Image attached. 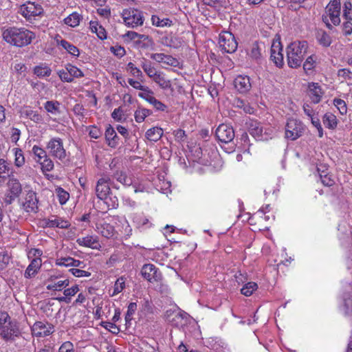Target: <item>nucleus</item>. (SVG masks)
<instances>
[{
    "label": "nucleus",
    "instance_id": "obj_1",
    "mask_svg": "<svg viewBox=\"0 0 352 352\" xmlns=\"http://www.w3.org/2000/svg\"><path fill=\"white\" fill-rule=\"evenodd\" d=\"M3 40L15 47H23L30 45L35 38V33L25 28L9 27L3 31Z\"/></svg>",
    "mask_w": 352,
    "mask_h": 352
},
{
    "label": "nucleus",
    "instance_id": "obj_2",
    "mask_svg": "<svg viewBox=\"0 0 352 352\" xmlns=\"http://www.w3.org/2000/svg\"><path fill=\"white\" fill-rule=\"evenodd\" d=\"M21 335L18 322L12 320L6 311L0 312V337L6 342H12Z\"/></svg>",
    "mask_w": 352,
    "mask_h": 352
},
{
    "label": "nucleus",
    "instance_id": "obj_3",
    "mask_svg": "<svg viewBox=\"0 0 352 352\" xmlns=\"http://www.w3.org/2000/svg\"><path fill=\"white\" fill-rule=\"evenodd\" d=\"M307 50L306 41H294L287 47V58L289 67L296 68L300 67Z\"/></svg>",
    "mask_w": 352,
    "mask_h": 352
},
{
    "label": "nucleus",
    "instance_id": "obj_4",
    "mask_svg": "<svg viewBox=\"0 0 352 352\" xmlns=\"http://www.w3.org/2000/svg\"><path fill=\"white\" fill-rule=\"evenodd\" d=\"M327 14L322 16V21L329 28H331L329 21L334 25H338L340 23V0H332L326 8Z\"/></svg>",
    "mask_w": 352,
    "mask_h": 352
},
{
    "label": "nucleus",
    "instance_id": "obj_5",
    "mask_svg": "<svg viewBox=\"0 0 352 352\" xmlns=\"http://www.w3.org/2000/svg\"><path fill=\"white\" fill-rule=\"evenodd\" d=\"M305 130L303 123L295 118H289L285 126V138L294 141L300 138Z\"/></svg>",
    "mask_w": 352,
    "mask_h": 352
},
{
    "label": "nucleus",
    "instance_id": "obj_6",
    "mask_svg": "<svg viewBox=\"0 0 352 352\" xmlns=\"http://www.w3.org/2000/svg\"><path fill=\"white\" fill-rule=\"evenodd\" d=\"M19 12L27 21L32 22L36 20V16L43 15L44 11L40 4L28 1L21 6Z\"/></svg>",
    "mask_w": 352,
    "mask_h": 352
},
{
    "label": "nucleus",
    "instance_id": "obj_7",
    "mask_svg": "<svg viewBox=\"0 0 352 352\" xmlns=\"http://www.w3.org/2000/svg\"><path fill=\"white\" fill-rule=\"evenodd\" d=\"M122 16L126 25L131 28H136L142 25L144 18L141 11L134 8L124 9Z\"/></svg>",
    "mask_w": 352,
    "mask_h": 352
},
{
    "label": "nucleus",
    "instance_id": "obj_8",
    "mask_svg": "<svg viewBox=\"0 0 352 352\" xmlns=\"http://www.w3.org/2000/svg\"><path fill=\"white\" fill-rule=\"evenodd\" d=\"M46 147L52 157L60 161H63L66 158V150L64 148L63 140L60 138H51Z\"/></svg>",
    "mask_w": 352,
    "mask_h": 352
},
{
    "label": "nucleus",
    "instance_id": "obj_9",
    "mask_svg": "<svg viewBox=\"0 0 352 352\" xmlns=\"http://www.w3.org/2000/svg\"><path fill=\"white\" fill-rule=\"evenodd\" d=\"M219 43L222 50L230 54L234 52L238 46L234 35L228 31H223L219 34Z\"/></svg>",
    "mask_w": 352,
    "mask_h": 352
},
{
    "label": "nucleus",
    "instance_id": "obj_10",
    "mask_svg": "<svg viewBox=\"0 0 352 352\" xmlns=\"http://www.w3.org/2000/svg\"><path fill=\"white\" fill-rule=\"evenodd\" d=\"M234 131L232 126L221 124L215 131V136L217 139L223 143H229L232 142L234 138Z\"/></svg>",
    "mask_w": 352,
    "mask_h": 352
},
{
    "label": "nucleus",
    "instance_id": "obj_11",
    "mask_svg": "<svg viewBox=\"0 0 352 352\" xmlns=\"http://www.w3.org/2000/svg\"><path fill=\"white\" fill-rule=\"evenodd\" d=\"M38 199L36 193L34 191L30 190L27 192L25 201H21L22 208L28 213H36L38 210Z\"/></svg>",
    "mask_w": 352,
    "mask_h": 352
},
{
    "label": "nucleus",
    "instance_id": "obj_12",
    "mask_svg": "<svg viewBox=\"0 0 352 352\" xmlns=\"http://www.w3.org/2000/svg\"><path fill=\"white\" fill-rule=\"evenodd\" d=\"M142 276L148 281L153 283L162 279V274L153 264H144L141 269Z\"/></svg>",
    "mask_w": 352,
    "mask_h": 352
},
{
    "label": "nucleus",
    "instance_id": "obj_13",
    "mask_svg": "<svg viewBox=\"0 0 352 352\" xmlns=\"http://www.w3.org/2000/svg\"><path fill=\"white\" fill-rule=\"evenodd\" d=\"M32 333L36 337H45L54 331V327L50 323L42 321L36 322L31 327Z\"/></svg>",
    "mask_w": 352,
    "mask_h": 352
},
{
    "label": "nucleus",
    "instance_id": "obj_14",
    "mask_svg": "<svg viewBox=\"0 0 352 352\" xmlns=\"http://www.w3.org/2000/svg\"><path fill=\"white\" fill-rule=\"evenodd\" d=\"M154 92L150 89L146 93H139L138 96L151 104L156 110L164 111L166 106L156 99L154 96Z\"/></svg>",
    "mask_w": 352,
    "mask_h": 352
},
{
    "label": "nucleus",
    "instance_id": "obj_15",
    "mask_svg": "<svg viewBox=\"0 0 352 352\" xmlns=\"http://www.w3.org/2000/svg\"><path fill=\"white\" fill-rule=\"evenodd\" d=\"M109 179L106 178H100L96 186V194L98 199L104 200L107 198L110 192V187L109 185Z\"/></svg>",
    "mask_w": 352,
    "mask_h": 352
},
{
    "label": "nucleus",
    "instance_id": "obj_16",
    "mask_svg": "<svg viewBox=\"0 0 352 352\" xmlns=\"http://www.w3.org/2000/svg\"><path fill=\"white\" fill-rule=\"evenodd\" d=\"M151 58L157 63H163L172 67H177L179 61L177 58L163 53H155L151 55Z\"/></svg>",
    "mask_w": 352,
    "mask_h": 352
},
{
    "label": "nucleus",
    "instance_id": "obj_17",
    "mask_svg": "<svg viewBox=\"0 0 352 352\" xmlns=\"http://www.w3.org/2000/svg\"><path fill=\"white\" fill-rule=\"evenodd\" d=\"M41 265L42 261L40 258H33L25 271L24 277L25 278L34 277L38 272Z\"/></svg>",
    "mask_w": 352,
    "mask_h": 352
},
{
    "label": "nucleus",
    "instance_id": "obj_18",
    "mask_svg": "<svg viewBox=\"0 0 352 352\" xmlns=\"http://www.w3.org/2000/svg\"><path fill=\"white\" fill-rule=\"evenodd\" d=\"M235 88L240 93H246L251 88L250 78L247 76H238L234 81Z\"/></svg>",
    "mask_w": 352,
    "mask_h": 352
},
{
    "label": "nucleus",
    "instance_id": "obj_19",
    "mask_svg": "<svg viewBox=\"0 0 352 352\" xmlns=\"http://www.w3.org/2000/svg\"><path fill=\"white\" fill-rule=\"evenodd\" d=\"M280 45V43H274L271 47V59L278 67H282L283 65V55L281 53L282 48Z\"/></svg>",
    "mask_w": 352,
    "mask_h": 352
},
{
    "label": "nucleus",
    "instance_id": "obj_20",
    "mask_svg": "<svg viewBox=\"0 0 352 352\" xmlns=\"http://www.w3.org/2000/svg\"><path fill=\"white\" fill-rule=\"evenodd\" d=\"M45 222L46 226L49 228H68L70 226L68 221L56 216L45 219Z\"/></svg>",
    "mask_w": 352,
    "mask_h": 352
},
{
    "label": "nucleus",
    "instance_id": "obj_21",
    "mask_svg": "<svg viewBox=\"0 0 352 352\" xmlns=\"http://www.w3.org/2000/svg\"><path fill=\"white\" fill-rule=\"evenodd\" d=\"M309 97L311 101L317 104L318 103L322 96V91L318 83L312 82L309 85Z\"/></svg>",
    "mask_w": 352,
    "mask_h": 352
},
{
    "label": "nucleus",
    "instance_id": "obj_22",
    "mask_svg": "<svg viewBox=\"0 0 352 352\" xmlns=\"http://www.w3.org/2000/svg\"><path fill=\"white\" fill-rule=\"evenodd\" d=\"M105 138L111 147H116L118 144V137L114 129L109 125L105 131Z\"/></svg>",
    "mask_w": 352,
    "mask_h": 352
},
{
    "label": "nucleus",
    "instance_id": "obj_23",
    "mask_svg": "<svg viewBox=\"0 0 352 352\" xmlns=\"http://www.w3.org/2000/svg\"><path fill=\"white\" fill-rule=\"evenodd\" d=\"M98 232L104 237L110 239L115 235V229L109 223H102L97 226Z\"/></svg>",
    "mask_w": 352,
    "mask_h": 352
},
{
    "label": "nucleus",
    "instance_id": "obj_24",
    "mask_svg": "<svg viewBox=\"0 0 352 352\" xmlns=\"http://www.w3.org/2000/svg\"><path fill=\"white\" fill-rule=\"evenodd\" d=\"M263 129L259 122L253 121L250 124L249 133L256 140H263Z\"/></svg>",
    "mask_w": 352,
    "mask_h": 352
},
{
    "label": "nucleus",
    "instance_id": "obj_25",
    "mask_svg": "<svg viewBox=\"0 0 352 352\" xmlns=\"http://www.w3.org/2000/svg\"><path fill=\"white\" fill-rule=\"evenodd\" d=\"M8 191L15 197H19L22 192V186L18 179L15 178H10L8 182Z\"/></svg>",
    "mask_w": 352,
    "mask_h": 352
},
{
    "label": "nucleus",
    "instance_id": "obj_26",
    "mask_svg": "<svg viewBox=\"0 0 352 352\" xmlns=\"http://www.w3.org/2000/svg\"><path fill=\"white\" fill-rule=\"evenodd\" d=\"M163 135V130L157 126L152 127L146 132V138L153 142L158 141Z\"/></svg>",
    "mask_w": 352,
    "mask_h": 352
},
{
    "label": "nucleus",
    "instance_id": "obj_27",
    "mask_svg": "<svg viewBox=\"0 0 352 352\" xmlns=\"http://www.w3.org/2000/svg\"><path fill=\"white\" fill-rule=\"evenodd\" d=\"M76 242L80 246L87 247L92 249L97 248V246L98 245V241L91 236L78 238L76 240Z\"/></svg>",
    "mask_w": 352,
    "mask_h": 352
},
{
    "label": "nucleus",
    "instance_id": "obj_28",
    "mask_svg": "<svg viewBox=\"0 0 352 352\" xmlns=\"http://www.w3.org/2000/svg\"><path fill=\"white\" fill-rule=\"evenodd\" d=\"M21 116L30 119L32 121L36 123H40L42 122V116L38 114L36 111L32 110L30 108H25L21 111Z\"/></svg>",
    "mask_w": 352,
    "mask_h": 352
},
{
    "label": "nucleus",
    "instance_id": "obj_29",
    "mask_svg": "<svg viewBox=\"0 0 352 352\" xmlns=\"http://www.w3.org/2000/svg\"><path fill=\"white\" fill-rule=\"evenodd\" d=\"M82 16L81 14L77 12H74L64 19V22L66 25L72 28H75L80 24V22L82 21Z\"/></svg>",
    "mask_w": 352,
    "mask_h": 352
},
{
    "label": "nucleus",
    "instance_id": "obj_30",
    "mask_svg": "<svg viewBox=\"0 0 352 352\" xmlns=\"http://www.w3.org/2000/svg\"><path fill=\"white\" fill-rule=\"evenodd\" d=\"M90 30L92 32L96 33L100 39L104 40L107 38L105 29L102 25H99L97 21H91L90 22Z\"/></svg>",
    "mask_w": 352,
    "mask_h": 352
},
{
    "label": "nucleus",
    "instance_id": "obj_31",
    "mask_svg": "<svg viewBox=\"0 0 352 352\" xmlns=\"http://www.w3.org/2000/svg\"><path fill=\"white\" fill-rule=\"evenodd\" d=\"M152 80L157 83L162 89H168L171 88V82L166 80L161 72H158Z\"/></svg>",
    "mask_w": 352,
    "mask_h": 352
},
{
    "label": "nucleus",
    "instance_id": "obj_32",
    "mask_svg": "<svg viewBox=\"0 0 352 352\" xmlns=\"http://www.w3.org/2000/svg\"><path fill=\"white\" fill-rule=\"evenodd\" d=\"M60 103L57 100H48L44 104L46 111L52 115H57L60 113Z\"/></svg>",
    "mask_w": 352,
    "mask_h": 352
},
{
    "label": "nucleus",
    "instance_id": "obj_33",
    "mask_svg": "<svg viewBox=\"0 0 352 352\" xmlns=\"http://www.w3.org/2000/svg\"><path fill=\"white\" fill-rule=\"evenodd\" d=\"M58 43L71 55L74 56H79L80 52L78 48L66 40L62 39L60 41H58Z\"/></svg>",
    "mask_w": 352,
    "mask_h": 352
},
{
    "label": "nucleus",
    "instance_id": "obj_34",
    "mask_svg": "<svg viewBox=\"0 0 352 352\" xmlns=\"http://www.w3.org/2000/svg\"><path fill=\"white\" fill-rule=\"evenodd\" d=\"M324 125L329 129H333L337 126V118L333 113L327 112L322 118Z\"/></svg>",
    "mask_w": 352,
    "mask_h": 352
},
{
    "label": "nucleus",
    "instance_id": "obj_35",
    "mask_svg": "<svg viewBox=\"0 0 352 352\" xmlns=\"http://www.w3.org/2000/svg\"><path fill=\"white\" fill-rule=\"evenodd\" d=\"M51 73L52 69L46 65L42 64L34 68V74L39 78L50 76Z\"/></svg>",
    "mask_w": 352,
    "mask_h": 352
},
{
    "label": "nucleus",
    "instance_id": "obj_36",
    "mask_svg": "<svg viewBox=\"0 0 352 352\" xmlns=\"http://www.w3.org/2000/svg\"><path fill=\"white\" fill-rule=\"evenodd\" d=\"M151 22L153 25L157 27L164 28V27H170L173 25V22L168 18H164L161 19L157 15H153L151 16Z\"/></svg>",
    "mask_w": 352,
    "mask_h": 352
},
{
    "label": "nucleus",
    "instance_id": "obj_37",
    "mask_svg": "<svg viewBox=\"0 0 352 352\" xmlns=\"http://www.w3.org/2000/svg\"><path fill=\"white\" fill-rule=\"evenodd\" d=\"M78 291H79L78 286L77 285H74L72 287L64 290V295L65 296L58 297V298H57V300L59 302H65L66 303H68V302H69V298H67V297L74 296Z\"/></svg>",
    "mask_w": 352,
    "mask_h": 352
},
{
    "label": "nucleus",
    "instance_id": "obj_38",
    "mask_svg": "<svg viewBox=\"0 0 352 352\" xmlns=\"http://www.w3.org/2000/svg\"><path fill=\"white\" fill-rule=\"evenodd\" d=\"M113 177L119 182L122 184L124 186H131L132 184V179L131 177H129L126 176V175L121 171L118 170L116 171Z\"/></svg>",
    "mask_w": 352,
    "mask_h": 352
},
{
    "label": "nucleus",
    "instance_id": "obj_39",
    "mask_svg": "<svg viewBox=\"0 0 352 352\" xmlns=\"http://www.w3.org/2000/svg\"><path fill=\"white\" fill-rule=\"evenodd\" d=\"M69 284V281L68 279H65L63 280H58L56 283H50L47 285V289L53 290V291H61L63 288L66 287Z\"/></svg>",
    "mask_w": 352,
    "mask_h": 352
},
{
    "label": "nucleus",
    "instance_id": "obj_40",
    "mask_svg": "<svg viewBox=\"0 0 352 352\" xmlns=\"http://www.w3.org/2000/svg\"><path fill=\"white\" fill-rule=\"evenodd\" d=\"M137 309V304L135 302H131L127 308V311L125 314V322L126 327L131 325V321L133 319V316Z\"/></svg>",
    "mask_w": 352,
    "mask_h": 352
},
{
    "label": "nucleus",
    "instance_id": "obj_41",
    "mask_svg": "<svg viewBox=\"0 0 352 352\" xmlns=\"http://www.w3.org/2000/svg\"><path fill=\"white\" fill-rule=\"evenodd\" d=\"M258 288V285L254 282H249L246 283L241 289V292L245 296H251Z\"/></svg>",
    "mask_w": 352,
    "mask_h": 352
},
{
    "label": "nucleus",
    "instance_id": "obj_42",
    "mask_svg": "<svg viewBox=\"0 0 352 352\" xmlns=\"http://www.w3.org/2000/svg\"><path fill=\"white\" fill-rule=\"evenodd\" d=\"M55 192L58 198L60 204H65L69 198V194L61 187H57Z\"/></svg>",
    "mask_w": 352,
    "mask_h": 352
},
{
    "label": "nucleus",
    "instance_id": "obj_43",
    "mask_svg": "<svg viewBox=\"0 0 352 352\" xmlns=\"http://www.w3.org/2000/svg\"><path fill=\"white\" fill-rule=\"evenodd\" d=\"M317 39L319 43L324 47H329L331 43V36L324 32H318L317 34Z\"/></svg>",
    "mask_w": 352,
    "mask_h": 352
},
{
    "label": "nucleus",
    "instance_id": "obj_44",
    "mask_svg": "<svg viewBox=\"0 0 352 352\" xmlns=\"http://www.w3.org/2000/svg\"><path fill=\"white\" fill-rule=\"evenodd\" d=\"M10 170V167L9 164L4 159H0V177L1 178H6L9 177V173Z\"/></svg>",
    "mask_w": 352,
    "mask_h": 352
},
{
    "label": "nucleus",
    "instance_id": "obj_45",
    "mask_svg": "<svg viewBox=\"0 0 352 352\" xmlns=\"http://www.w3.org/2000/svg\"><path fill=\"white\" fill-rule=\"evenodd\" d=\"M65 69L69 72L71 78L73 79L74 78H81L84 76L83 72L80 69L71 64L67 65Z\"/></svg>",
    "mask_w": 352,
    "mask_h": 352
},
{
    "label": "nucleus",
    "instance_id": "obj_46",
    "mask_svg": "<svg viewBox=\"0 0 352 352\" xmlns=\"http://www.w3.org/2000/svg\"><path fill=\"white\" fill-rule=\"evenodd\" d=\"M125 280L124 276H121L117 279L113 287L112 296H115L120 293L125 287Z\"/></svg>",
    "mask_w": 352,
    "mask_h": 352
},
{
    "label": "nucleus",
    "instance_id": "obj_47",
    "mask_svg": "<svg viewBox=\"0 0 352 352\" xmlns=\"http://www.w3.org/2000/svg\"><path fill=\"white\" fill-rule=\"evenodd\" d=\"M11 259V256L6 251H2L0 252V271L5 270Z\"/></svg>",
    "mask_w": 352,
    "mask_h": 352
},
{
    "label": "nucleus",
    "instance_id": "obj_48",
    "mask_svg": "<svg viewBox=\"0 0 352 352\" xmlns=\"http://www.w3.org/2000/svg\"><path fill=\"white\" fill-rule=\"evenodd\" d=\"M39 163L41 165V170L43 173L52 170L54 166L53 161L48 156L46 159H43Z\"/></svg>",
    "mask_w": 352,
    "mask_h": 352
},
{
    "label": "nucleus",
    "instance_id": "obj_49",
    "mask_svg": "<svg viewBox=\"0 0 352 352\" xmlns=\"http://www.w3.org/2000/svg\"><path fill=\"white\" fill-rule=\"evenodd\" d=\"M14 155V164L17 167L22 166L25 163V157L23 156V153L21 149L15 148Z\"/></svg>",
    "mask_w": 352,
    "mask_h": 352
},
{
    "label": "nucleus",
    "instance_id": "obj_50",
    "mask_svg": "<svg viewBox=\"0 0 352 352\" xmlns=\"http://www.w3.org/2000/svg\"><path fill=\"white\" fill-rule=\"evenodd\" d=\"M142 67L143 70L144 71V72L151 79L159 72L151 64H148L146 63H143L142 64Z\"/></svg>",
    "mask_w": 352,
    "mask_h": 352
},
{
    "label": "nucleus",
    "instance_id": "obj_51",
    "mask_svg": "<svg viewBox=\"0 0 352 352\" xmlns=\"http://www.w3.org/2000/svg\"><path fill=\"white\" fill-rule=\"evenodd\" d=\"M248 54L252 58L256 60H258L261 58V50L257 43H254L252 45L250 52H249Z\"/></svg>",
    "mask_w": 352,
    "mask_h": 352
},
{
    "label": "nucleus",
    "instance_id": "obj_52",
    "mask_svg": "<svg viewBox=\"0 0 352 352\" xmlns=\"http://www.w3.org/2000/svg\"><path fill=\"white\" fill-rule=\"evenodd\" d=\"M236 106L249 114H252L254 112V109L249 103L242 100H237Z\"/></svg>",
    "mask_w": 352,
    "mask_h": 352
},
{
    "label": "nucleus",
    "instance_id": "obj_53",
    "mask_svg": "<svg viewBox=\"0 0 352 352\" xmlns=\"http://www.w3.org/2000/svg\"><path fill=\"white\" fill-rule=\"evenodd\" d=\"M32 152L35 156L38 157V162L42 161L43 159H46L47 157L46 151L43 148L36 145L33 146Z\"/></svg>",
    "mask_w": 352,
    "mask_h": 352
},
{
    "label": "nucleus",
    "instance_id": "obj_54",
    "mask_svg": "<svg viewBox=\"0 0 352 352\" xmlns=\"http://www.w3.org/2000/svg\"><path fill=\"white\" fill-rule=\"evenodd\" d=\"M333 104L342 115L346 113L347 107L346 102L340 98H335L333 100Z\"/></svg>",
    "mask_w": 352,
    "mask_h": 352
},
{
    "label": "nucleus",
    "instance_id": "obj_55",
    "mask_svg": "<svg viewBox=\"0 0 352 352\" xmlns=\"http://www.w3.org/2000/svg\"><path fill=\"white\" fill-rule=\"evenodd\" d=\"M128 82L134 89L142 91L141 93H146L150 89L148 87L142 85L140 82L132 78L128 79Z\"/></svg>",
    "mask_w": 352,
    "mask_h": 352
},
{
    "label": "nucleus",
    "instance_id": "obj_56",
    "mask_svg": "<svg viewBox=\"0 0 352 352\" xmlns=\"http://www.w3.org/2000/svg\"><path fill=\"white\" fill-rule=\"evenodd\" d=\"M127 68L130 71L131 74L134 77H136L138 78H142V76H143L142 72H141V70L139 68L135 67V65L133 63H131V62L127 64Z\"/></svg>",
    "mask_w": 352,
    "mask_h": 352
},
{
    "label": "nucleus",
    "instance_id": "obj_57",
    "mask_svg": "<svg viewBox=\"0 0 352 352\" xmlns=\"http://www.w3.org/2000/svg\"><path fill=\"white\" fill-rule=\"evenodd\" d=\"M342 309L345 315L351 317L352 320V299L344 300Z\"/></svg>",
    "mask_w": 352,
    "mask_h": 352
},
{
    "label": "nucleus",
    "instance_id": "obj_58",
    "mask_svg": "<svg viewBox=\"0 0 352 352\" xmlns=\"http://www.w3.org/2000/svg\"><path fill=\"white\" fill-rule=\"evenodd\" d=\"M73 258L70 256L60 257L56 258V265L58 266L70 267L72 265V261Z\"/></svg>",
    "mask_w": 352,
    "mask_h": 352
},
{
    "label": "nucleus",
    "instance_id": "obj_59",
    "mask_svg": "<svg viewBox=\"0 0 352 352\" xmlns=\"http://www.w3.org/2000/svg\"><path fill=\"white\" fill-rule=\"evenodd\" d=\"M69 272L76 277H89L91 276V273L80 269L72 268L69 270Z\"/></svg>",
    "mask_w": 352,
    "mask_h": 352
},
{
    "label": "nucleus",
    "instance_id": "obj_60",
    "mask_svg": "<svg viewBox=\"0 0 352 352\" xmlns=\"http://www.w3.org/2000/svg\"><path fill=\"white\" fill-rule=\"evenodd\" d=\"M315 60L312 56H309L303 64V69L306 72L311 70L314 67Z\"/></svg>",
    "mask_w": 352,
    "mask_h": 352
},
{
    "label": "nucleus",
    "instance_id": "obj_61",
    "mask_svg": "<svg viewBox=\"0 0 352 352\" xmlns=\"http://www.w3.org/2000/svg\"><path fill=\"white\" fill-rule=\"evenodd\" d=\"M320 179L323 185L326 186H331L334 184V181L331 179V176L327 174H320Z\"/></svg>",
    "mask_w": 352,
    "mask_h": 352
},
{
    "label": "nucleus",
    "instance_id": "obj_62",
    "mask_svg": "<svg viewBox=\"0 0 352 352\" xmlns=\"http://www.w3.org/2000/svg\"><path fill=\"white\" fill-rule=\"evenodd\" d=\"M58 76L61 80L67 82H71L73 81V78H71V75L68 71L60 70L58 72Z\"/></svg>",
    "mask_w": 352,
    "mask_h": 352
},
{
    "label": "nucleus",
    "instance_id": "obj_63",
    "mask_svg": "<svg viewBox=\"0 0 352 352\" xmlns=\"http://www.w3.org/2000/svg\"><path fill=\"white\" fill-rule=\"evenodd\" d=\"M74 345L71 342H65L59 348V352H73Z\"/></svg>",
    "mask_w": 352,
    "mask_h": 352
},
{
    "label": "nucleus",
    "instance_id": "obj_64",
    "mask_svg": "<svg viewBox=\"0 0 352 352\" xmlns=\"http://www.w3.org/2000/svg\"><path fill=\"white\" fill-rule=\"evenodd\" d=\"M89 135L92 138L98 139L101 136L102 132L98 127L92 126L89 129Z\"/></svg>",
    "mask_w": 352,
    "mask_h": 352
}]
</instances>
